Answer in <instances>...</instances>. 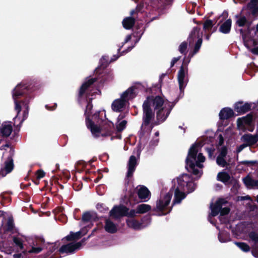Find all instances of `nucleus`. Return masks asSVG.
Returning <instances> with one entry per match:
<instances>
[{
  "mask_svg": "<svg viewBox=\"0 0 258 258\" xmlns=\"http://www.w3.org/2000/svg\"><path fill=\"white\" fill-rule=\"evenodd\" d=\"M95 81V78H89L82 85L79 91V102L80 103H82L83 101L84 93L88 90L90 86Z\"/></svg>",
  "mask_w": 258,
  "mask_h": 258,
  "instance_id": "obj_20",
  "label": "nucleus"
},
{
  "mask_svg": "<svg viewBox=\"0 0 258 258\" xmlns=\"http://www.w3.org/2000/svg\"><path fill=\"white\" fill-rule=\"evenodd\" d=\"M137 194L139 199L142 202H147L151 197L150 191L144 185H139L137 187Z\"/></svg>",
  "mask_w": 258,
  "mask_h": 258,
  "instance_id": "obj_18",
  "label": "nucleus"
},
{
  "mask_svg": "<svg viewBox=\"0 0 258 258\" xmlns=\"http://www.w3.org/2000/svg\"><path fill=\"white\" fill-rule=\"evenodd\" d=\"M135 90V88L134 87H130L122 93L120 96V98L127 103L129 100L134 98L136 96V95Z\"/></svg>",
  "mask_w": 258,
  "mask_h": 258,
  "instance_id": "obj_25",
  "label": "nucleus"
},
{
  "mask_svg": "<svg viewBox=\"0 0 258 258\" xmlns=\"http://www.w3.org/2000/svg\"><path fill=\"white\" fill-rule=\"evenodd\" d=\"M123 117L124 116L123 115L120 114L117 118V122L116 124V127L118 131H122L126 126L127 121L125 120H122Z\"/></svg>",
  "mask_w": 258,
  "mask_h": 258,
  "instance_id": "obj_33",
  "label": "nucleus"
},
{
  "mask_svg": "<svg viewBox=\"0 0 258 258\" xmlns=\"http://www.w3.org/2000/svg\"><path fill=\"white\" fill-rule=\"evenodd\" d=\"M218 239L221 242H227L230 241V234L226 231H220L218 235Z\"/></svg>",
  "mask_w": 258,
  "mask_h": 258,
  "instance_id": "obj_34",
  "label": "nucleus"
},
{
  "mask_svg": "<svg viewBox=\"0 0 258 258\" xmlns=\"http://www.w3.org/2000/svg\"><path fill=\"white\" fill-rule=\"evenodd\" d=\"M249 199H250V197L248 196L242 197L241 198V200H248Z\"/></svg>",
  "mask_w": 258,
  "mask_h": 258,
  "instance_id": "obj_60",
  "label": "nucleus"
},
{
  "mask_svg": "<svg viewBox=\"0 0 258 258\" xmlns=\"http://www.w3.org/2000/svg\"><path fill=\"white\" fill-rule=\"evenodd\" d=\"M242 181L248 188H258V179H254L249 175L243 178Z\"/></svg>",
  "mask_w": 258,
  "mask_h": 258,
  "instance_id": "obj_26",
  "label": "nucleus"
},
{
  "mask_svg": "<svg viewBox=\"0 0 258 258\" xmlns=\"http://www.w3.org/2000/svg\"><path fill=\"white\" fill-rule=\"evenodd\" d=\"M219 145L220 146H221L223 144L224 139H223V137H222V136L221 135H219Z\"/></svg>",
  "mask_w": 258,
  "mask_h": 258,
  "instance_id": "obj_57",
  "label": "nucleus"
},
{
  "mask_svg": "<svg viewBox=\"0 0 258 258\" xmlns=\"http://www.w3.org/2000/svg\"><path fill=\"white\" fill-rule=\"evenodd\" d=\"M45 172L42 170H38L37 172V178L40 179L45 176Z\"/></svg>",
  "mask_w": 258,
  "mask_h": 258,
  "instance_id": "obj_50",
  "label": "nucleus"
},
{
  "mask_svg": "<svg viewBox=\"0 0 258 258\" xmlns=\"http://www.w3.org/2000/svg\"><path fill=\"white\" fill-rule=\"evenodd\" d=\"M6 148L9 149L7 159L1 164L0 169V178L4 177L7 174L10 173L14 168V163L12 156L14 153V150L12 148H9L8 144L1 147L0 149L5 150Z\"/></svg>",
  "mask_w": 258,
  "mask_h": 258,
  "instance_id": "obj_9",
  "label": "nucleus"
},
{
  "mask_svg": "<svg viewBox=\"0 0 258 258\" xmlns=\"http://www.w3.org/2000/svg\"><path fill=\"white\" fill-rule=\"evenodd\" d=\"M172 196V192H168L163 194L162 192L159 199L156 201V207L154 211L160 212L159 216L165 215L169 213L171 208L169 206Z\"/></svg>",
  "mask_w": 258,
  "mask_h": 258,
  "instance_id": "obj_7",
  "label": "nucleus"
},
{
  "mask_svg": "<svg viewBox=\"0 0 258 258\" xmlns=\"http://www.w3.org/2000/svg\"><path fill=\"white\" fill-rule=\"evenodd\" d=\"M206 150L208 154L209 158L212 159L214 155L215 149L213 148H207Z\"/></svg>",
  "mask_w": 258,
  "mask_h": 258,
  "instance_id": "obj_47",
  "label": "nucleus"
},
{
  "mask_svg": "<svg viewBox=\"0 0 258 258\" xmlns=\"http://www.w3.org/2000/svg\"><path fill=\"white\" fill-rule=\"evenodd\" d=\"M236 23L238 26L243 27L246 24L247 22V19L244 16L236 15Z\"/></svg>",
  "mask_w": 258,
  "mask_h": 258,
  "instance_id": "obj_38",
  "label": "nucleus"
},
{
  "mask_svg": "<svg viewBox=\"0 0 258 258\" xmlns=\"http://www.w3.org/2000/svg\"><path fill=\"white\" fill-rule=\"evenodd\" d=\"M199 147L197 145L194 144L189 149L185 160V168L188 172L200 177L203 174V163L205 161V157L202 153H198Z\"/></svg>",
  "mask_w": 258,
  "mask_h": 258,
  "instance_id": "obj_3",
  "label": "nucleus"
},
{
  "mask_svg": "<svg viewBox=\"0 0 258 258\" xmlns=\"http://www.w3.org/2000/svg\"><path fill=\"white\" fill-rule=\"evenodd\" d=\"M256 30L258 32V24L256 25Z\"/></svg>",
  "mask_w": 258,
  "mask_h": 258,
  "instance_id": "obj_63",
  "label": "nucleus"
},
{
  "mask_svg": "<svg viewBox=\"0 0 258 258\" xmlns=\"http://www.w3.org/2000/svg\"><path fill=\"white\" fill-rule=\"evenodd\" d=\"M56 248H57V247H56L55 244H51L49 247V249H50V251H51V253L54 251Z\"/></svg>",
  "mask_w": 258,
  "mask_h": 258,
  "instance_id": "obj_54",
  "label": "nucleus"
},
{
  "mask_svg": "<svg viewBox=\"0 0 258 258\" xmlns=\"http://www.w3.org/2000/svg\"><path fill=\"white\" fill-rule=\"evenodd\" d=\"M14 228L13 222L9 219L7 223V230L12 231Z\"/></svg>",
  "mask_w": 258,
  "mask_h": 258,
  "instance_id": "obj_48",
  "label": "nucleus"
},
{
  "mask_svg": "<svg viewBox=\"0 0 258 258\" xmlns=\"http://www.w3.org/2000/svg\"><path fill=\"white\" fill-rule=\"evenodd\" d=\"M232 21L229 19L226 20L220 27L219 31L222 33L228 34L231 30Z\"/></svg>",
  "mask_w": 258,
  "mask_h": 258,
  "instance_id": "obj_31",
  "label": "nucleus"
},
{
  "mask_svg": "<svg viewBox=\"0 0 258 258\" xmlns=\"http://www.w3.org/2000/svg\"><path fill=\"white\" fill-rule=\"evenodd\" d=\"M44 240L43 239H38L33 243L30 249L28 250L26 252L28 253L37 254L40 252L42 249V246L44 244Z\"/></svg>",
  "mask_w": 258,
  "mask_h": 258,
  "instance_id": "obj_22",
  "label": "nucleus"
},
{
  "mask_svg": "<svg viewBox=\"0 0 258 258\" xmlns=\"http://www.w3.org/2000/svg\"><path fill=\"white\" fill-rule=\"evenodd\" d=\"M226 204H227L226 201L221 199L217 201L214 205H211V213L208 217V220L211 224L215 225L212 220V218L217 215L219 213H220L219 217L220 222L224 223L227 221L228 220L226 217V215L229 213L230 209L225 206Z\"/></svg>",
  "mask_w": 258,
  "mask_h": 258,
  "instance_id": "obj_6",
  "label": "nucleus"
},
{
  "mask_svg": "<svg viewBox=\"0 0 258 258\" xmlns=\"http://www.w3.org/2000/svg\"><path fill=\"white\" fill-rule=\"evenodd\" d=\"M249 242L252 243L251 253L253 256L258 258V232L251 231L248 234Z\"/></svg>",
  "mask_w": 258,
  "mask_h": 258,
  "instance_id": "obj_15",
  "label": "nucleus"
},
{
  "mask_svg": "<svg viewBox=\"0 0 258 258\" xmlns=\"http://www.w3.org/2000/svg\"><path fill=\"white\" fill-rule=\"evenodd\" d=\"M258 4V0H250V2L247 5V7L249 9H254L257 10L258 8L257 5Z\"/></svg>",
  "mask_w": 258,
  "mask_h": 258,
  "instance_id": "obj_43",
  "label": "nucleus"
},
{
  "mask_svg": "<svg viewBox=\"0 0 258 258\" xmlns=\"http://www.w3.org/2000/svg\"><path fill=\"white\" fill-rule=\"evenodd\" d=\"M251 52L254 54L258 55V47H255L251 49Z\"/></svg>",
  "mask_w": 258,
  "mask_h": 258,
  "instance_id": "obj_55",
  "label": "nucleus"
},
{
  "mask_svg": "<svg viewBox=\"0 0 258 258\" xmlns=\"http://www.w3.org/2000/svg\"><path fill=\"white\" fill-rule=\"evenodd\" d=\"M96 208L101 212H104L108 210V208L103 204L98 203L96 205Z\"/></svg>",
  "mask_w": 258,
  "mask_h": 258,
  "instance_id": "obj_46",
  "label": "nucleus"
},
{
  "mask_svg": "<svg viewBox=\"0 0 258 258\" xmlns=\"http://www.w3.org/2000/svg\"><path fill=\"white\" fill-rule=\"evenodd\" d=\"M126 211L127 208L124 206H114L109 212L110 216L115 218H118L125 216Z\"/></svg>",
  "mask_w": 258,
  "mask_h": 258,
  "instance_id": "obj_19",
  "label": "nucleus"
},
{
  "mask_svg": "<svg viewBox=\"0 0 258 258\" xmlns=\"http://www.w3.org/2000/svg\"><path fill=\"white\" fill-rule=\"evenodd\" d=\"M217 179L223 183H227L230 179V176L229 174L225 172H219L217 175Z\"/></svg>",
  "mask_w": 258,
  "mask_h": 258,
  "instance_id": "obj_36",
  "label": "nucleus"
},
{
  "mask_svg": "<svg viewBox=\"0 0 258 258\" xmlns=\"http://www.w3.org/2000/svg\"><path fill=\"white\" fill-rule=\"evenodd\" d=\"M151 210V206L148 204H142L137 207V212L138 214H144Z\"/></svg>",
  "mask_w": 258,
  "mask_h": 258,
  "instance_id": "obj_35",
  "label": "nucleus"
},
{
  "mask_svg": "<svg viewBox=\"0 0 258 258\" xmlns=\"http://www.w3.org/2000/svg\"><path fill=\"white\" fill-rule=\"evenodd\" d=\"M247 147V146L244 143L243 144L240 145V146L237 147L236 153L238 154Z\"/></svg>",
  "mask_w": 258,
  "mask_h": 258,
  "instance_id": "obj_49",
  "label": "nucleus"
},
{
  "mask_svg": "<svg viewBox=\"0 0 258 258\" xmlns=\"http://www.w3.org/2000/svg\"><path fill=\"white\" fill-rule=\"evenodd\" d=\"M252 104H253L252 103H243L242 102H239L235 103L234 109L236 112L240 114L244 113L250 109Z\"/></svg>",
  "mask_w": 258,
  "mask_h": 258,
  "instance_id": "obj_23",
  "label": "nucleus"
},
{
  "mask_svg": "<svg viewBox=\"0 0 258 258\" xmlns=\"http://www.w3.org/2000/svg\"><path fill=\"white\" fill-rule=\"evenodd\" d=\"M14 258H20V256L19 254H14Z\"/></svg>",
  "mask_w": 258,
  "mask_h": 258,
  "instance_id": "obj_61",
  "label": "nucleus"
},
{
  "mask_svg": "<svg viewBox=\"0 0 258 258\" xmlns=\"http://www.w3.org/2000/svg\"><path fill=\"white\" fill-rule=\"evenodd\" d=\"M137 165V158L134 155L131 156L129 159L127 165V172L126 175L127 177H131L133 175Z\"/></svg>",
  "mask_w": 258,
  "mask_h": 258,
  "instance_id": "obj_24",
  "label": "nucleus"
},
{
  "mask_svg": "<svg viewBox=\"0 0 258 258\" xmlns=\"http://www.w3.org/2000/svg\"><path fill=\"white\" fill-rule=\"evenodd\" d=\"M252 121L253 117L251 114L238 118L237 120V127L239 130L252 132L254 128V125Z\"/></svg>",
  "mask_w": 258,
  "mask_h": 258,
  "instance_id": "obj_11",
  "label": "nucleus"
},
{
  "mask_svg": "<svg viewBox=\"0 0 258 258\" xmlns=\"http://www.w3.org/2000/svg\"><path fill=\"white\" fill-rule=\"evenodd\" d=\"M174 104L159 96L147 97L143 104V122L139 132L140 137L142 138L146 134L151 132L153 127L152 121L154 118L155 112L158 122L162 123L167 119Z\"/></svg>",
  "mask_w": 258,
  "mask_h": 258,
  "instance_id": "obj_1",
  "label": "nucleus"
},
{
  "mask_svg": "<svg viewBox=\"0 0 258 258\" xmlns=\"http://www.w3.org/2000/svg\"><path fill=\"white\" fill-rule=\"evenodd\" d=\"M241 140L247 146L253 145L258 142V134H244L241 137Z\"/></svg>",
  "mask_w": 258,
  "mask_h": 258,
  "instance_id": "obj_21",
  "label": "nucleus"
},
{
  "mask_svg": "<svg viewBox=\"0 0 258 258\" xmlns=\"http://www.w3.org/2000/svg\"><path fill=\"white\" fill-rule=\"evenodd\" d=\"M187 43L185 41L182 42L179 46V51L182 53L185 54L187 51Z\"/></svg>",
  "mask_w": 258,
  "mask_h": 258,
  "instance_id": "obj_41",
  "label": "nucleus"
},
{
  "mask_svg": "<svg viewBox=\"0 0 258 258\" xmlns=\"http://www.w3.org/2000/svg\"><path fill=\"white\" fill-rule=\"evenodd\" d=\"M256 201L258 202V195L256 196Z\"/></svg>",
  "mask_w": 258,
  "mask_h": 258,
  "instance_id": "obj_64",
  "label": "nucleus"
},
{
  "mask_svg": "<svg viewBox=\"0 0 258 258\" xmlns=\"http://www.w3.org/2000/svg\"><path fill=\"white\" fill-rule=\"evenodd\" d=\"M13 131L12 123L11 121H4L0 126V143L3 138L9 137Z\"/></svg>",
  "mask_w": 258,
  "mask_h": 258,
  "instance_id": "obj_16",
  "label": "nucleus"
},
{
  "mask_svg": "<svg viewBox=\"0 0 258 258\" xmlns=\"http://www.w3.org/2000/svg\"><path fill=\"white\" fill-rule=\"evenodd\" d=\"M104 61H105L106 62L107 61V57L105 56H103L102 58L100 59V63H101V65H103V62Z\"/></svg>",
  "mask_w": 258,
  "mask_h": 258,
  "instance_id": "obj_58",
  "label": "nucleus"
},
{
  "mask_svg": "<svg viewBox=\"0 0 258 258\" xmlns=\"http://www.w3.org/2000/svg\"><path fill=\"white\" fill-rule=\"evenodd\" d=\"M233 111L232 109L225 107L221 109L219 115L220 119H227L233 115Z\"/></svg>",
  "mask_w": 258,
  "mask_h": 258,
  "instance_id": "obj_28",
  "label": "nucleus"
},
{
  "mask_svg": "<svg viewBox=\"0 0 258 258\" xmlns=\"http://www.w3.org/2000/svg\"><path fill=\"white\" fill-rule=\"evenodd\" d=\"M189 61L190 59L188 60L187 63L182 65L177 73L178 83L181 97L183 95L184 90L188 82V69L187 64Z\"/></svg>",
  "mask_w": 258,
  "mask_h": 258,
  "instance_id": "obj_10",
  "label": "nucleus"
},
{
  "mask_svg": "<svg viewBox=\"0 0 258 258\" xmlns=\"http://www.w3.org/2000/svg\"><path fill=\"white\" fill-rule=\"evenodd\" d=\"M126 103L120 98L115 99L112 103L111 107L114 111H120L126 105Z\"/></svg>",
  "mask_w": 258,
  "mask_h": 258,
  "instance_id": "obj_27",
  "label": "nucleus"
},
{
  "mask_svg": "<svg viewBox=\"0 0 258 258\" xmlns=\"http://www.w3.org/2000/svg\"><path fill=\"white\" fill-rule=\"evenodd\" d=\"M235 244L237 245L241 250L244 252H248L250 250L249 246L244 242H235Z\"/></svg>",
  "mask_w": 258,
  "mask_h": 258,
  "instance_id": "obj_39",
  "label": "nucleus"
},
{
  "mask_svg": "<svg viewBox=\"0 0 258 258\" xmlns=\"http://www.w3.org/2000/svg\"><path fill=\"white\" fill-rule=\"evenodd\" d=\"M84 241V240H82V242H71L63 245L59 248V251L61 253L72 254L80 248Z\"/></svg>",
  "mask_w": 258,
  "mask_h": 258,
  "instance_id": "obj_13",
  "label": "nucleus"
},
{
  "mask_svg": "<svg viewBox=\"0 0 258 258\" xmlns=\"http://www.w3.org/2000/svg\"><path fill=\"white\" fill-rule=\"evenodd\" d=\"M7 153H6V152L4 153L3 156H7Z\"/></svg>",
  "mask_w": 258,
  "mask_h": 258,
  "instance_id": "obj_62",
  "label": "nucleus"
},
{
  "mask_svg": "<svg viewBox=\"0 0 258 258\" xmlns=\"http://www.w3.org/2000/svg\"><path fill=\"white\" fill-rule=\"evenodd\" d=\"M13 241L16 245L18 247V248L21 250L23 249V244L21 239L17 237H14L13 238Z\"/></svg>",
  "mask_w": 258,
  "mask_h": 258,
  "instance_id": "obj_44",
  "label": "nucleus"
},
{
  "mask_svg": "<svg viewBox=\"0 0 258 258\" xmlns=\"http://www.w3.org/2000/svg\"><path fill=\"white\" fill-rule=\"evenodd\" d=\"M180 59V57H174L171 62V67L174 66V64Z\"/></svg>",
  "mask_w": 258,
  "mask_h": 258,
  "instance_id": "obj_53",
  "label": "nucleus"
},
{
  "mask_svg": "<svg viewBox=\"0 0 258 258\" xmlns=\"http://www.w3.org/2000/svg\"><path fill=\"white\" fill-rule=\"evenodd\" d=\"M202 36L203 34L200 32V28L197 27H194L189 33L187 38L189 45H192L195 42L194 51L189 54L190 57H192L196 54L200 49L203 42Z\"/></svg>",
  "mask_w": 258,
  "mask_h": 258,
  "instance_id": "obj_8",
  "label": "nucleus"
},
{
  "mask_svg": "<svg viewBox=\"0 0 258 258\" xmlns=\"http://www.w3.org/2000/svg\"><path fill=\"white\" fill-rule=\"evenodd\" d=\"M87 103L86 108L85 111L86 115V124L87 127L90 130L93 136L95 138H99L100 137H107L111 135V131L108 128V127L104 128H100L95 125L90 119L89 115L91 113V111L93 105L88 100H86Z\"/></svg>",
  "mask_w": 258,
  "mask_h": 258,
  "instance_id": "obj_5",
  "label": "nucleus"
},
{
  "mask_svg": "<svg viewBox=\"0 0 258 258\" xmlns=\"http://www.w3.org/2000/svg\"><path fill=\"white\" fill-rule=\"evenodd\" d=\"M131 38H132V36H131V35H128L126 37V38H125V40H124V42L122 43V44L121 46H120V47L118 49V52H119V51H120V50L121 48L123 46V45H124V44H125V43H127L128 42H129V41L131 40Z\"/></svg>",
  "mask_w": 258,
  "mask_h": 258,
  "instance_id": "obj_51",
  "label": "nucleus"
},
{
  "mask_svg": "<svg viewBox=\"0 0 258 258\" xmlns=\"http://www.w3.org/2000/svg\"><path fill=\"white\" fill-rule=\"evenodd\" d=\"M151 219L150 217H146L140 222L134 218H128L126 220L127 226L135 230H140L147 227L150 224Z\"/></svg>",
  "mask_w": 258,
  "mask_h": 258,
  "instance_id": "obj_12",
  "label": "nucleus"
},
{
  "mask_svg": "<svg viewBox=\"0 0 258 258\" xmlns=\"http://www.w3.org/2000/svg\"><path fill=\"white\" fill-rule=\"evenodd\" d=\"M159 133L158 131H157L155 133L154 136L153 137V138L152 139V140H151V141L150 142V144H149L150 147L153 148L156 147L158 145V143L159 142Z\"/></svg>",
  "mask_w": 258,
  "mask_h": 258,
  "instance_id": "obj_37",
  "label": "nucleus"
},
{
  "mask_svg": "<svg viewBox=\"0 0 258 258\" xmlns=\"http://www.w3.org/2000/svg\"><path fill=\"white\" fill-rule=\"evenodd\" d=\"M227 154V148L225 146L222 147L219 150V154L216 158V163L222 167H226L227 165L226 161V155Z\"/></svg>",
  "mask_w": 258,
  "mask_h": 258,
  "instance_id": "obj_17",
  "label": "nucleus"
},
{
  "mask_svg": "<svg viewBox=\"0 0 258 258\" xmlns=\"http://www.w3.org/2000/svg\"><path fill=\"white\" fill-rule=\"evenodd\" d=\"M87 232V229L83 228L81 230L76 233L71 232L70 234L66 237L68 240H72L79 239L82 235H85Z\"/></svg>",
  "mask_w": 258,
  "mask_h": 258,
  "instance_id": "obj_29",
  "label": "nucleus"
},
{
  "mask_svg": "<svg viewBox=\"0 0 258 258\" xmlns=\"http://www.w3.org/2000/svg\"><path fill=\"white\" fill-rule=\"evenodd\" d=\"M134 46L135 45H133L132 46L128 47L126 50L122 51L119 55H114L113 57L111 58L110 61H113L116 60L119 57V56L125 54L128 52L130 51L134 47Z\"/></svg>",
  "mask_w": 258,
  "mask_h": 258,
  "instance_id": "obj_40",
  "label": "nucleus"
},
{
  "mask_svg": "<svg viewBox=\"0 0 258 258\" xmlns=\"http://www.w3.org/2000/svg\"><path fill=\"white\" fill-rule=\"evenodd\" d=\"M141 147H138L137 148L136 153L135 152V154H136V155L138 158H139L140 154H141Z\"/></svg>",
  "mask_w": 258,
  "mask_h": 258,
  "instance_id": "obj_56",
  "label": "nucleus"
},
{
  "mask_svg": "<svg viewBox=\"0 0 258 258\" xmlns=\"http://www.w3.org/2000/svg\"><path fill=\"white\" fill-rule=\"evenodd\" d=\"M177 186L174 191L172 205L180 204L187 194L196 188L192 177L187 174H183L177 178Z\"/></svg>",
  "mask_w": 258,
  "mask_h": 258,
  "instance_id": "obj_4",
  "label": "nucleus"
},
{
  "mask_svg": "<svg viewBox=\"0 0 258 258\" xmlns=\"http://www.w3.org/2000/svg\"><path fill=\"white\" fill-rule=\"evenodd\" d=\"M96 218L97 215L95 212L92 211L86 212L82 215L81 225L86 229H87V227L90 228L92 225V222Z\"/></svg>",
  "mask_w": 258,
  "mask_h": 258,
  "instance_id": "obj_14",
  "label": "nucleus"
},
{
  "mask_svg": "<svg viewBox=\"0 0 258 258\" xmlns=\"http://www.w3.org/2000/svg\"><path fill=\"white\" fill-rule=\"evenodd\" d=\"M27 91L30 90L29 86L26 84L21 83L18 84L12 91V96L15 103V109L17 112L15 119L17 118L22 109H23V118L21 123L26 119L29 113V102L33 96Z\"/></svg>",
  "mask_w": 258,
  "mask_h": 258,
  "instance_id": "obj_2",
  "label": "nucleus"
},
{
  "mask_svg": "<svg viewBox=\"0 0 258 258\" xmlns=\"http://www.w3.org/2000/svg\"><path fill=\"white\" fill-rule=\"evenodd\" d=\"M240 34H241V35H242V38H243V41H244V45H245V46L246 47H248V43H247V42L246 38V37L244 35L242 30V29H240Z\"/></svg>",
  "mask_w": 258,
  "mask_h": 258,
  "instance_id": "obj_52",
  "label": "nucleus"
},
{
  "mask_svg": "<svg viewBox=\"0 0 258 258\" xmlns=\"http://www.w3.org/2000/svg\"><path fill=\"white\" fill-rule=\"evenodd\" d=\"M13 251V248L12 247H11V248L8 249L7 250H6L5 252L7 253L10 254V253H12Z\"/></svg>",
  "mask_w": 258,
  "mask_h": 258,
  "instance_id": "obj_59",
  "label": "nucleus"
},
{
  "mask_svg": "<svg viewBox=\"0 0 258 258\" xmlns=\"http://www.w3.org/2000/svg\"><path fill=\"white\" fill-rule=\"evenodd\" d=\"M125 213L126 214L125 216H127L129 217V218H134L136 215V214H138L137 209L136 210H131L129 211V209L127 208V211Z\"/></svg>",
  "mask_w": 258,
  "mask_h": 258,
  "instance_id": "obj_45",
  "label": "nucleus"
},
{
  "mask_svg": "<svg viewBox=\"0 0 258 258\" xmlns=\"http://www.w3.org/2000/svg\"><path fill=\"white\" fill-rule=\"evenodd\" d=\"M135 19L132 17H128L124 18L122 21V25L125 29H131L135 24Z\"/></svg>",
  "mask_w": 258,
  "mask_h": 258,
  "instance_id": "obj_32",
  "label": "nucleus"
},
{
  "mask_svg": "<svg viewBox=\"0 0 258 258\" xmlns=\"http://www.w3.org/2000/svg\"><path fill=\"white\" fill-rule=\"evenodd\" d=\"M104 229L106 230V231H107L108 233H114L117 231V225L114 224L110 220L107 219L105 221Z\"/></svg>",
  "mask_w": 258,
  "mask_h": 258,
  "instance_id": "obj_30",
  "label": "nucleus"
},
{
  "mask_svg": "<svg viewBox=\"0 0 258 258\" xmlns=\"http://www.w3.org/2000/svg\"><path fill=\"white\" fill-rule=\"evenodd\" d=\"M213 26V21L211 20H207L204 24L203 28L205 31L209 30L212 29Z\"/></svg>",
  "mask_w": 258,
  "mask_h": 258,
  "instance_id": "obj_42",
  "label": "nucleus"
}]
</instances>
